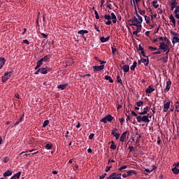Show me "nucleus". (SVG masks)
I'll return each instance as SVG.
<instances>
[{"instance_id":"nucleus-61","label":"nucleus","mask_w":179,"mask_h":179,"mask_svg":"<svg viewBox=\"0 0 179 179\" xmlns=\"http://www.w3.org/2000/svg\"><path fill=\"white\" fill-rule=\"evenodd\" d=\"M9 162V158L8 157H5L3 159L4 163H8Z\"/></svg>"},{"instance_id":"nucleus-47","label":"nucleus","mask_w":179,"mask_h":179,"mask_svg":"<svg viewBox=\"0 0 179 179\" xmlns=\"http://www.w3.org/2000/svg\"><path fill=\"white\" fill-rule=\"evenodd\" d=\"M134 9H135V12L134 14L136 15V16H139V14L138 13V10H136V5H135V1H134Z\"/></svg>"},{"instance_id":"nucleus-23","label":"nucleus","mask_w":179,"mask_h":179,"mask_svg":"<svg viewBox=\"0 0 179 179\" xmlns=\"http://www.w3.org/2000/svg\"><path fill=\"white\" fill-rule=\"evenodd\" d=\"M109 143H111L110 148V149H112V150H115V149H117V145H115V143L114 142V141H112Z\"/></svg>"},{"instance_id":"nucleus-24","label":"nucleus","mask_w":179,"mask_h":179,"mask_svg":"<svg viewBox=\"0 0 179 179\" xmlns=\"http://www.w3.org/2000/svg\"><path fill=\"white\" fill-rule=\"evenodd\" d=\"M30 154H26V152H22L21 153L19 154L20 157L21 159H25L26 156H29Z\"/></svg>"},{"instance_id":"nucleus-32","label":"nucleus","mask_w":179,"mask_h":179,"mask_svg":"<svg viewBox=\"0 0 179 179\" xmlns=\"http://www.w3.org/2000/svg\"><path fill=\"white\" fill-rule=\"evenodd\" d=\"M173 44H177V43H179V38L178 36H174L172 40Z\"/></svg>"},{"instance_id":"nucleus-52","label":"nucleus","mask_w":179,"mask_h":179,"mask_svg":"<svg viewBox=\"0 0 179 179\" xmlns=\"http://www.w3.org/2000/svg\"><path fill=\"white\" fill-rule=\"evenodd\" d=\"M138 12L140 13V15H141L142 16H143V15H145V12L144 10H141V8H138Z\"/></svg>"},{"instance_id":"nucleus-55","label":"nucleus","mask_w":179,"mask_h":179,"mask_svg":"<svg viewBox=\"0 0 179 179\" xmlns=\"http://www.w3.org/2000/svg\"><path fill=\"white\" fill-rule=\"evenodd\" d=\"M112 168H113V166H106L105 171L106 173H108V171H110V170H111Z\"/></svg>"},{"instance_id":"nucleus-42","label":"nucleus","mask_w":179,"mask_h":179,"mask_svg":"<svg viewBox=\"0 0 179 179\" xmlns=\"http://www.w3.org/2000/svg\"><path fill=\"white\" fill-rule=\"evenodd\" d=\"M116 79H117V83H120V85H122V80H121L120 75L117 76Z\"/></svg>"},{"instance_id":"nucleus-21","label":"nucleus","mask_w":179,"mask_h":179,"mask_svg":"<svg viewBox=\"0 0 179 179\" xmlns=\"http://www.w3.org/2000/svg\"><path fill=\"white\" fill-rule=\"evenodd\" d=\"M152 92H155V88H152V86L150 85L145 90V93L150 94Z\"/></svg>"},{"instance_id":"nucleus-51","label":"nucleus","mask_w":179,"mask_h":179,"mask_svg":"<svg viewBox=\"0 0 179 179\" xmlns=\"http://www.w3.org/2000/svg\"><path fill=\"white\" fill-rule=\"evenodd\" d=\"M136 105L138 106V107H141V106H143V101H138V102H136Z\"/></svg>"},{"instance_id":"nucleus-48","label":"nucleus","mask_w":179,"mask_h":179,"mask_svg":"<svg viewBox=\"0 0 179 179\" xmlns=\"http://www.w3.org/2000/svg\"><path fill=\"white\" fill-rule=\"evenodd\" d=\"M148 50H150V51H157V48L156 47L149 46Z\"/></svg>"},{"instance_id":"nucleus-58","label":"nucleus","mask_w":179,"mask_h":179,"mask_svg":"<svg viewBox=\"0 0 179 179\" xmlns=\"http://www.w3.org/2000/svg\"><path fill=\"white\" fill-rule=\"evenodd\" d=\"M23 43L24 44H27V45L30 44V42H29V40L27 39L23 40Z\"/></svg>"},{"instance_id":"nucleus-39","label":"nucleus","mask_w":179,"mask_h":179,"mask_svg":"<svg viewBox=\"0 0 179 179\" xmlns=\"http://www.w3.org/2000/svg\"><path fill=\"white\" fill-rule=\"evenodd\" d=\"M172 172L173 173V174H179V169L177 168H173L172 169Z\"/></svg>"},{"instance_id":"nucleus-13","label":"nucleus","mask_w":179,"mask_h":179,"mask_svg":"<svg viewBox=\"0 0 179 179\" xmlns=\"http://www.w3.org/2000/svg\"><path fill=\"white\" fill-rule=\"evenodd\" d=\"M5 62H6V59L3 57H0V69L3 68V65H5Z\"/></svg>"},{"instance_id":"nucleus-40","label":"nucleus","mask_w":179,"mask_h":179,"mask_svg":"<svg viewBox=\"0 0 179 179\" xmlns=\"http://www.w3.org/2000/svg\"><path fill=\"white\" fill-rule=\"evenodd\" d=\"M94 59H96V61H99V62H101V65H103V64H106L107 63V62H106V61L100 60L98 57H95Z\"/></svg>"},{"instance_id":"nucleus-19","label":"nucleus","mask_w":179,"mask_h":179,"mask_svg":"<svg viewBox=\"0 0 179 179\" xmlns=\"http://www.w3.org/2000/svg\"><path fill=\"white\" fill-rule=\"evenodd\" d=\"M21 175H22V172L19 171L17 173H15L13 176H12L10 179L20 178Z\"/></svg>"},{"instance_id":"nucleus-31","label":"nucleus","mask_w":179,"mask_h":179,"mask_svg":"<svg viewBox=\"0 0 179 179\" xmlns=\"http://www.w3.org/2000/svg\"><path fill=\"white\" fill-rule=\"evenodd\" d=\"M176 113H179V101H177L174 104Z\"/></svg>"},{"instance_id":"nucleus-29","label":"nucleus","mask_w":179,"mask_h":179,"mask_svg":"<svg viewBox=\"0 0 179 179\" xmlns=\"http://www.w3.org/2000/svg\"><path fill=\"white\" fill-rule=\"evenodd\" d=\"M129 23H138V18L136 17H134V18L133 19H130V20H129V21H128Z\"/></svg>"},{"instance_id":"nucleus-9","label":"nucleus","mask_w":179,"mask_h":179,"mask_svg":"<svg viewBox=\"0 0 179 179\" xmlns=\"http://www.w3.org/2000/svg\"><path fill=\"white\" fill-rule=\"evenodd\" d=\"M43 62H50L51 59V55H48L41 59Z\"/></svg>"},{"instance_id":"nucleus-3","label":"nucleus","mask_w":179,"mask_h":179,"mask_svg":"<svg viewBox=\"0 0 179 179\" xmlns=\"http://www.w3.org/2000/svg\"><path fill=\"white\" fill-rule=\"evenodd\" d=\"M104 22L106 23V24H107V26H110V24H111V23H113V22H111V15H104Z\"/></svg>"},{"instance_id":"nucleus-53","label":"nucleus","mask_w":179,"mask_h":179,"mask_svg":"<svg viewBox=\"0 0 179 179\" xmlns=\"http://www.w3.org/2000/svg\"><path fill=\"white\" fill-rule=\"evenodd\" d=\"M111 50L113 55H115V52H117V49L114 48L113 47H111Z\"/></svg>"},{"instance_id":"nucleus-49","label":"nucleus","mask_w":179,"mask_h":179,"mask_svg":"<svg viewBox=\"0 0 179 179\" xmlns=\"http://www.w3.org/2000/svg\"><path fill=\"white\" fill-rule=\"evenodd\" d=\"M137 120V122H142L143 120H142V116H137L136 117Z\"/></svg>"},{"instance_id":"nucleus-63","label":"nucleus","mask_w":179,"mask_h":179,"mask_svg":"<svg viewBox=\"0 0 179 179\" xmlns=\"http://www.w3.org/2000/svg\"><path fill=\"white\" fill-rule=\"evenodd\" d=\"M174 13H179V6H177L174 10Z\"/></svg>"},{"instance_id":"nucleus-12","label":"nucleus","mask_w":179,"mask_h":179,"mask_svg":"<svg viewBox=\"0 0 179 179\" xmlns=\"http://www.w3.org/2000/svg\"><path fill=\"white\" fill-rule=\"evenodd\" d=\"M120 67L122 69L123 72L127 73L129 71V65H124L123 66L120 65Z\"/></svg>"},{"instance_id":"nucleus-64","label":"nucleus","mask_w":179,"mask_h":179,"mask_svg":"<svg viewBox=\"0 0 179 179\" xmlns=\"http://www.w3.org/2000/svg\"><path fill=\"white\" fill-rule=\"evenodd\" d=\"M129 149L130 152H134V147L133 146L129 145Z\"/></svg>"},{"instance_id":"nucleus-44","label":"nucleus","mask_w":179,"mask_h":179,"mask_svg":"<svg viewBox=\"0 0 179 179\" xmlns=\"http://www.w3.org/2000/svg\"><path fill=\"white\" fill-rule=\"evenodd\" d=\"M48 124H50V121L49 120H45L43 124V128H45V127H47L48 125Z\"/></svg>"},{"instance_id":"nucleus-26","label":"nucleus","mask_w":179,"mask_h":179,"mask_svg":"<svg viewBox=\"0 0 179 179\" xmlns=\"http://www.w3.org/2000/svg\"><path fill=\"white\" fill-rule=\"evenodd\" d=\"M133 174L136 175V171L134 170H129L127 171V176L129 177H131V176H133Z\"/></svg>"},{"instance_id":"nucleus-11","label":"nucleus","mask_w":179,"mask_h":179,"mask_svg":"<svg viewBox=\"0 0 179 179\" xmlns=\"http://www.w3.org/2000/svg\"><path fill=\"white\" fill-rule=\"evenodd\" d=\"M168 46H169V45L166 44L164 42H161L159 43V47L158 50H159V51H160V50H163Z\"/></svg>"},{"instance_id":"nucleus-34","label":"nucleus","mask_w":179,"mask_h":179,"mask_svg":"<svg viewBox=\"0 0 179 179\" xmlns=\"http://www.w3.org/2000/svg\"><path fill=\"white\" fill-rule=\"evenodd\" d=\"M136 27H137L136 31L141 33V31H142V25L137 24Z\"/></svg>"},{"instance_id":"nucleus-46","label":"nucleus","mask_w":179,"mask_h":179,"mask_svg":"<svg viewBox=\"0 0 179 179\" xmlns=\"http://www.w3.org/2000/svg\"><path fill=\"white\" fill-rule=\"evenodd\" d=\"M94 15H95V18H96V20L100 19V16L99 15V13L97 12L96 10H94Z\"/></svg>"},{"instance_id":"nucleus-30","label":"nucleus","mask_w":179,"mask_h":179,"mask_svg":"<svg viewBox=\"0 0 179 179\" xmlns=\"http://www.w3.org/2000/svg\"><path fill=\"white\" fill-rule=\"evenodd\" d=\"M105 79L106 80H109L110 83H114V80H113L110 76H106Z\"/></svg>"},{"instance_id":"nucleus-35","label":"nucleus","mask_w":179,"mask_h":179,"mask_svg":"<svg viewBox=\"0 0 179 179\" xmlns=\"http://www.w3.org/2000/svg\"><path fill=\"white\" fill-rule=\"evenodd\" d=\"M160 61H162V62L166 63L169 61V56H165L160 59Z\"/></svg>"},{"instance_id":"nucleus-36","label":"nucleus","mask_w":179,"mask_h":179,"mask_svg":"<svg viewBox=\"0 0 179 179\" xmlns=\"http://www.w3.org/2000/svg\"><path fill=\"white\" fill-rule=\"evenodd\" d=\"M115 176H117V173L114 172L109 176L108 179H115Z\"/></svg>"},{"instance_id":"nucleus-33","label":"nucleus","mask_w":179,"mask_h":179,"mask_svg":"<svg viewBox=\"0 0 179 179\" xmlns=\"http://www.w3.org/2000/svg\"><path fill=\"white\" fill-rule=\"evenodd\" d=\"M67 86H68V84H63V85H58L57 87L59 89H61V90H64Z\"/></svg>"},{"instance_id":"nucleus-37","label":"nucleus","mask_w":179,"mask_h":179,"mask_svg":"<svg viewBox=\"0 0 179 179\" xmlns=\"http://www.w3.org/2000/svg\"><path fill=\"white\" fill-rule=\"evenodd\" d=\"M145 23H147V24H149L150 23V17L145 15Z\"/></svg>"},{"instance_id":"nucleus-10","label":"nucleus","mask_w":179,"mask_h":179,"mask_svg":"<svg viewBox=\"0 0 179 179\" xmlns=\"http://www.w3.org/2000/svg\"><path fill=\"white\" fill-rule=\"evenodd\" d=\"M170 101H167L164 104V113H167L169 111V108H170Z\"/></svg>"},{"instance_id":"nucleus-15","label":"nucleus","mask_w":179,"mask_h":179,"mask_svg":"<svg viewBox=\"0 0 179 179\" xmlns=\"http://www.w3.org/2000/svg\"><path fill=\"white\" fill-rule=\"evenodd\" d=\"M178 3L177 1H171V10H174V8H177Z\"/></svg>"},{"instance_id":"nucleus-38","label":"nucleus","mask_w":179,"mask_h":179,"mask_svg":"<svg viewBox=\"0 0 179 179\" xmlns=\"http://www.w3.org/2000/svg\"><path fill=\"white\" fill-rule=\"evenodd\" d=\"M152 5L155 9H157L159 8V4H157V0H155L152 1Z\"/></svg>"},{"instance_id":"nucleus-43","label":"nucleus","mask_w":179,"mask_h":179,"mask_svg":"<svg viewBox=\"0 0 179 179\" xmlns=\"http://www.w3.org/2000/svg\"><path fill=\"white\" fill-rule=\"evenodd\" d=\"M45 149H47L48 150H50V149H51V148H52V144L51 143H48L45 145Z\"/></svg>"},{"instance_id":"nucleus-5","label":"nucleus","mask_w":179,"mask_h":179,"mask_svg":"<svg viewBox=\"0 0 179 179\" xmlns=\"http://www.w3.org/2000/svg\"><path fill=\"white\" fill-rule=\"evenodd\" d=\"M94 72H101L104 69V64L101 66H93Z\"/></svg>"},{"instance_id":"nucleus-1","label":"nucleus","mask_w":179,"mask_h":179,"mask_svg":"<svg viewBox=\"0 0 179 179\" xmlns=\"http://www.w3.org/2000/svg\"><path fill=\"white\" fill-rule=\"evenodd\" d=\"M114 120V117L111 116V115H107L105 117L101 120V122H103V124H107L108 122H111Z\"/></svg>"},{"instance_id":"nucleus-4","label":"nucleus","mask_w":179,"mask_h":179,"mask_svg":"<svg viewBox=\"0 0 179 179\" xmlns=\"http://www.w3.org/2000/svg\"><path fill=\"white\" fill-rule=\"evenodd\" d=\"M171 88V80L169 78L168 81L166 82V87L164 90V93H167L170 91V89Z\"/></svg>"},{"instance_id":"nucleus-17","label":"nucleus","mask_w":179,"mask_h":179,"mask_svg":"<svg viewBox=\"0 0 179 179\" xmlns=\"http://www.w3.org/2000/svg\"><path fill=\"white\" fill-rule=\"evenodd\" d=\"M87 33H89L87 30H80L78 31V34H81V37H85V34H87Z\"/></svg>"},{"instance_id":"nucleus-59","label":"nucleus","mask_w":179,"mask_h":179,"mask_svg":"<svg viewBox=\"0 0 179 179\" xmlns=\"http://www.w3.org/2000/svg\"><path fill=\"white\" fill-rule=\"evenodd\" d=\"M115 179H121V173L115 175Z\"/></svg>"},{"instance_id":"nucleus-14","label":"nucleus","mask_w":179,"mask_h":179,"mask_svg":"<svg viewBox=\"0 0 179 179\" xmlns=\"http://www.w3.org/2000/svg\"><path fill=\"white\" fill-rule=\"evenodd\" d=\"M148 111H149V107L146 106L143 108V111L138 113V114L139 115H145V114H148Z\"/></svg>"},{"instance_id":"nucleus-18","label":"nucleus","mask_w":179,"mask_h":179,"mask_svg":"<svg viewBox=\"0 0 179 179\" xmlns=\"http://www.w3.org/2000/svg\"><path fill=\"white\" fill-rule=\"evenodd\" d=\"M110 17L113 20V23H117V16L114 13H110Z\"/></svg>"},{"instance_id":"nucleus-25","label":"nucleus","mask_w":179,"mask_h":179,"mask_svg":"<svg viewBox=\"0 0 179 179\" xmlns=\"http://www.w3.org/2000/svg\"><path fill=\"white\" fill-rule=\"evenodd\" d=\"M108 40H110V36H107L106 38H104V37L100 38L101 43H106V41H108Z\"/></svg>"},{"instance_id":"nucleus-16","label":"nucleus","mask_w":179,"mask_h":179,"mask_svg":"<svg viewBox=\"0 0 179 179\" xmlns=\"http://www.w3.org/2000/svg\"><path fill=\"white\" fill-rule=\"evenodd\" d=\"M141 62H143L145 66H148L149 65V58L145 59L142 57Z\"/></svg>"},{"instance_id":"nucleus-8","label":"nucleus","mask_w":179,"mask_h":179,"mask_svg":"<svg viewBox=\"0 0 179 179\" xmlns=\"http://www.w3.org/2000/svg\"><path fill=\"white\" fill-rule=\"evenodd\" d=\"M128 132H129L128 131H126L122 134L120 138V142L125 141V139L127 138V135Z\"/></svg>"},{"instance_id":"nucleus-27","label":"nucleus","mask_w":179,"mask_h":179,"mask_svg":"<svg viewBox=\"0 0 179 179\" xmlns=\"http://www.w3.org/2000/svg\"><path fill=\"white\" fill-rule=\"evenodd\" d=\"M3 177H9V176H12V171L10 170H8L6 172H5L3 173Z\"/></svg>"},{"instance_id":"nucleus-22","label":"nucleus","mask_w":179,"mask_h":179,"mask_svg":"<svg viewBox=\"0 0 179 179\" xmlns=\"http://www.w3.org/2000/svg\"><path fill=\"white\" fill-rule=\"evenodd\" d=\"M169 19L171 20V23H173L174 27H176V18H174L173 14L170 15Z\"/></svg>"},{"instance_id":"nucleus-6","label":"nucleus","mask_w":179,"mask_h":179,"mask_svg":"<svg viewBox=\"0 0 179 179\" xmlns=\"http://www.w3.org/2000/svg\"><path fill=\"white\" fill-rule=\"evenodd\" d=\"M41 71V73L42 75H47L48 73V71H50V69H48V67H41L40 70Z\"/></svg>"},{"instance_id":"nucleus-28","label":"nucleus","mask_w":179,"mask_h":179,"mask_svg":"<svg viewBox=\"0 0 179 179\" xmlns=\"http://www.w3.org/2000/svg\"><path fill=\"white\" fill-rule=\"evenodd\" d=\"M137 65H138V62H134L133 65L130 66L131 71H135V68H136Z\"/></svg>"},{"instance_id":"nucleus-50","label":"nucleus","mask_w":179,"mask_h":179,"mask_svg":"<svg viewBox=\"0 0 179 179\" xmlns=\"http://www.w3.org/2000/svg\"><path fill=\"white\" fill-rule=\"evenodd\" d=\"M171 34H172V36H174V37H178V34L176 32H174L173 31H170Z\"/></svg>"},{"instance_id":"nucleus-45","label":"nucleus","mask_w":179,"mask_h":179,"mask_svg":"<svg viewBox=\"0 0 179 179\" xmlns=\"http://www.w3.org/2000/svg\"><path fill=\"white\" fill-rule=\"evenodd\" d=\"M43 62H44L41 59H39V60L38 61L36 65L41 68V65H43Z\"/></svg>"},{"instance_id":"nucleus-54","label":"nucleus","mask_w":179,"mask_h":179,"mask_svg":"<svg viewBox=\"0 0 179 179\" xmlns=\"http://www.w3.org/2000/svg\"><path fill=\"white\" fill-rule=\"evenodd\" d=\"M24 118V113H23L21 116H20V119H19V122H20H20H22V121H23V119Z\"/></svg>"},{"instance_id":"nucleus-60","label":"nucleus","mask_w":179,"mask_h":179,"mask_svg":"<svg viewBox=\"0 0 179 179\" xmlns=\"http://www.w3.org/2000/svg\"><path fill=\"white\" fill-rule=\"evenodd\" d=\"M93 138H94V134H91L89 136V139H90V141H92V139H93Z\"/></svg>"},{"instance_id":"nucleus-20","label":"nucleus","mask_w":179,"mask_h":179,"mask_svg":"<svg viewBox=\"0 0 179 179\" xmlns=\"http://www.w3.org/2000/svg\"><path fill=\"white\" fill-rule=\"evenodd\" d=\"M142 120L143 122H150V120H149V115L142 116Z\"/></svg>"},{"instance_id":"nucleus-57","label":"nucleus","mask_w":179,"mask_h":179,"mask_svg":"<svg viewBox=\"0 0 179 179\" xmlns=\"http://www.w3.org/2000/svg\"><path fill=\"white\" fill-rule=\"evenodd\" d=\"M125 169H127V166H123L120 168L118 169L119 171H122V170H125Z\"/></svg>"},{"instance_id":"nucleus-2","label":"nucleus","mask_w":179,"mask_h":179,"mask_svg":"<svg viewBox=\"0 0 179 179\" xmlns=\"http://www.w3.org/2000/svg\"><path fill=\"white\" fill-rule=\"evenodd\" d=\"M117 131L118 129L115 128L111 130V135L115 138L116 141H118V139H120V133H117Z\"/></svg>"},{"instance_id":"nucleus-62","label":"nucleus","mask_w":179,"mask_h":179,"mask_svg":"<svg viewBox=\"0 0 179 179\" xmlns=\"http://www.w3.org/2000/svg\"><path fill=\"white\" fill-rule=\"evenodd\" d=\"M119 121L121 123V125H122V123L124 122V121H125V119L124 117H122L119 119Z\"/></svg>"},{"instance_id":"nucleus-41","label":"nucleus","mask_w":179,"mask_h":179,"mask_svg":"<svg viewBox=\"0 0 179 179\" xmlns=\"http://www.w3.org/2000/svg\"><path fill=\"white\" fill-rule=\"evenodd\" d=\"M137 17H138L137 18L138 23L139 24H141V23H142V22H143V19L142 18V17L141 15H138Z\"/></svg>"},{"instance_id":"nucleus-56","label":"nucleus","mask_w":179,"mask_h":179,"mask_svg":"<svg viewBox=\"0 0 179 179\" xmlns=\"http://www.w3.org/2000/svg\"><path fill=\"white\" fill-rule=\"evenodd\" d=\"M159 54H162V51H160V50H158V51H157V52H152V55H159Z\"/></svg>"},{"instance_id":"nucleus-7","label":"nucleus","mask_w":179,"mask_h":179,"mask_svg":"<svg viewBox=\"0 0 179 179\" xmlns=\"http://www.w3.org/2000/svg\"><path fill=\"white\" fill-rule=\"evenodd\" d=\"M9 78H10V74L9 75V72H6L4 76L2 77L1 82L5 83V82L9 79Z\"/></svg>"}]
</instances>
